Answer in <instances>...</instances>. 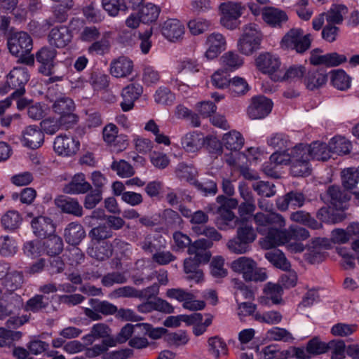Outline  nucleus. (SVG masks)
I'll return each mask as SVG.
<instances>
[{
  "instance_id": "1",
  "label": "nucleus",
  "mask_w": 359,
  "mask_h": 359,
  "mask_svg": "<svg viewBox=\"0 0 359 359\" xmlns=\"http://www.w3.org/2000/svg\"><path fill=\"white\" fill-rule=\"evenodd\" d=\"M257 231L248 223L241 222L237 227L236 235L227 243L230 251L236 254H245L251 249V244L256 240Z\"/></svg>"
},
{
  "instance_id": "2",
  "label": "nucleus",
  "mask_w": 359,
  "mask_h": 359,
  "mask_svg": "<svg viewBox=\"0 0 359 359\" xmlns=\"http://www.w3.org/2000/svg\"><path fill=\"white\" fill-rule=\"evenodd\" d=\"M231 267L233 271L242 273L245 281L263 282L267 278L265 269L257 268L256 262L250 257L238 258L232 262Z\"/></svg>"
},
{
  "instance_id": "3",
  "label": "nucleus",
  "mask_w": 359,
  "mask_h": 359,
  "mask_svg": "<svg viewBox=\"0 0 359 359\" xmlns=\"http://www.w3.org/2000/svg\"><path fill=\"white\" fill-rule=\"evenodd\" d=\"M255 24H248L243 28V33L238 41L239 51L245 55H252L261 48L262 34Z\"/></svg>"
},
{
  "instance_id": "4",
  "label": "nucleus",
  "mask_w": 359,
  "mask_h": 359,
  "mask_svg": "<svg viewBox=\"0 0 359 359\" xmlns=\"http://www.w3.org/2000/svg\"><path fill=\"white\" fill-rule=\"evenodd\" d=\"M53 112L59 116L58 122L66 128H69L79 121V116L74 112L75 104L68 97L57 98L52 105Z\"/></svg>"
},
{
  "instance_id": "5",
  "label": "nucleus",
  "mask_w": 359,
  "mask_h": 359,
  "mask_svg": "<svg viewBox=\"0 0 359 359\" xmlns=\"http://www.w3.org/2000/svg\"><path fill=\"white\" fill-rule=\"evenodd\" d=\"M301 28H292L283 37L281 43L287 48L295 50L297 53L303 54L311 45V35H303Z\"/></svg>"
},
{
  "instance_id": "6",
  "label": "nucleus",
  "mask_w": 359,
  "mask_h": 359,
  "mask_svg": "<svg viewBox=\"0 0 359 359\" xmlns=\"http://www.w3.org/2000/svg\"><path fill=\"white\" fill-rule=\"evenodd\" d=\"M245 9L240 3L232 1L224 2L220 4L219 11L222 16L221 24L229 29H235L240 25L239 18Z\"/></svg>"
},
{
  "instance_id": "7",
  "label": "nucleus",
  "mask_w": 359,
  "mask_h": 359,
  "mask_svg": "<svg viewBox=\"0 0 359 359\" xmlns=\"http://www.w3.org/2000/svg\"><path fill=\"white\" fill-rule=\"evenodd\" d=\"M57 52L55 48L45 46L39 49L36 54L38 71L43 76L54 74Z\"/></svg>"
},
{
  "instance_id": "8",
  "label": "nucleus",
  "mask_w": 359,
  "mask_h": 359,
  "mask_svg": "<svg viewBox=\"0 0 359 359\" xmlns=\"http://www.w3.org/2000/svg\"><path fill=\"white\" fill-rule=\"evenodd\" d=\"M273 103L264 95H255L250 100L247 108V114L252 120L263 119L271 112Z\"/></svg>"
},
{
  "instance_id": "9",
  "label": "nucleus",
  "mask_w": 359,
  "mask_h": 359,
  "mask_svg": "<svg viewBox=\"0 0 359 359\" xmlns=\"http://www.w3.org/2000/svg\"><path fill=\"white\" fill-rule=\"evenodd\" d=\"M228 197L219 195L216 198V201L219 204L217 208V216L215 218V224L221 230H228L236 227L238 218L232 210L225 209V203Z\"/></svg>"
},
{
  "instance_id": "10",
  "label": "nucleus",
  "mask_w": 359,
  "mask_h": 359,
  "mask_svg": "<svg viewBox=\"0 0 359 359\" xmlns=\"http://www.w3.org/2000/svg\"><path fill=\"white\" fill-rule=\"evenodd\" d=\"M9 52L14 56L22 53H31L33 41L31 36L25 32H19L11 35L7 41Z\"/></svg>"
},
{
  "instance_id": "11",
  "label": "nucleus",
  "mask_w": 359,
  "mask_h": 359,
  "mask_svg": "<svg viewBox=\"0 0 359 359\" xmlns=\"http://www.w3.org/2000/svg\"><path fill=\"white\" fill-rule=\"evenodd\" d=\"M27 216L32 217L31 227L36 237L39 238H46L55 232L56 225L50 217L43 215L34 216L32 212H28Z\"/></svg>"
},
{
  "instance_id": "12",
  "label": "nucleus",
  "mask_w": 359,
  "mask_h": 359,
  "mask_svg": "<svg viewBox=\"0 0 359 359\" xmlns=\"http://www.w3.org/2000/svg\"><path fill=\"white\" fill-rule=\"evenodd\" d=\"M29 74L26 68L15 67L6 76L12 89H15L11 97H21L26 90L25 86L29 80Z\"/></svg>"
},
{
  "instance_id": "13",
  "label": "nucleus",
  "mask_w": 359,
  "mask_h": 359,
  "mask_svg": "<svg viewBox=\"0 0 359 359\" xmlns=\"http://www.w3.org/2000/svg\"><path fill=\"white\" fill-rule=\"evenodd\" d=\"M255 63L257 69L263 74L270 75L271 79L276 81H279V77H277L275 74L279 69L281 64L278 56L268 52L261 53L255 59Z\"/></svg>"
},
{
  "instance_id": "14",
  "label": "nucleus",
  "mask_w": 359,
  "mask_h": 359,
  "mask_svg": "<svg viewBox=\"0 0 359 359\" xmlns=\"http://www.w3.org/2000/svg\"><path fill=\"white\" fill-rule=\"evenodd\" d=\"M80 142L72 136L60 135L53 142L55 151L60 156H71L79 150Z\"/></svg>"
},
{
  "instance_id": "15",
  "label": "nucleus",
  "mask_w": 359,
  "mask_h": 359,
  "mask_svg": "<svg viewBox=\"0 0 359 359\" xmlns=\"http://www.w3.org/2000/svg\"><path fill=\"white\" fill-rule=\"evenodd\" d=\"M253 219L257 225V232L261 235L266 234L268 227H271L273 225L283 227L285 224L283 217L280 214L274 212L268 214L257 212L254 215Z\"/></svg>"
},
{
  "instance_id": "16",
  "label": "nucleus",
  "mask_w": 359,
  "mask_h": 359,
  "mask_svg": "<svg viewBox=\"0 0 359 359\" xmlns=\"http://www.w3.org/2000/svg\"><path fill=\"white\" fill-rule=\"evenodd\" d=\"M101 354L102 359H127L133 355V351L126 348L107 352V348L102 344H95L86 350V355L88 358H95Z\"/></svg>"
},
{
  "instance_id": "17",
  "label": "nucleus",
  "mask_w": 359,
  "mask_h": 359,
  "mask_svg": "<svg viewBox=\"0 0 359 359\" xmlns=\"http://www.w3.org/2000/svg\"><path fill=\"white\" fill-rule=\"evenodd\" d=\"M73 39V34L69 27L65 25L56 26L52 28L48 35L50 46L62 48L68 46Z\"/></svg>"
},
{
  "instance_id": "18",
  "label": "nucleus",
  "mask_w": 359,
  "mask_h": 359,
  "mask_svg": "<svg viewBox=\"0 0 359 359\" xmlns=\"http://www.w3.org/2000/svg\"><path fill=\"white\" fill-rule=\"evenodd\" d=\"M143 93L142 86L137 83H133L123 88L121 96L122 102L120 106L123 111L126 112L133 109L135 106V102Z\"/></svg>"
},
{
  "instance_id": "19",
  "label": "nucleus",
  "mask_w": 359,
  "mask_h": 359,
  "mask_svg": "<svg viewBox=\"0 0 359 359\" xmlns=\"http://www.w3.org/2000/svg\"><path fill=\"white\" fill-rule=\"evenodd\" d=\"M354 191H348V190H341L339 187L332 185L327 189V194L330 198V203L335 210H344L347 209L348 203L350 201Z\"/></svg>"
},
{
  "instance_id": "20",
  "label": "nucleus",
  "mask_w": 359,
  "mask_h": 359,
  "mask_svg": "<svg viewBox=\"0 0 359 359\" xmlns=\"http://www.w3.org/2000/svg\"><path fill=\"white\" fill-rule=\"evenodd\" d=\"M55 205L62 212L81 217L83 215V207L77 198L61 195L55 199Z\"/></svg>"
},
{
  "instance_id": "21",
  "label": "nucleus",
  "mask_w": 359,
  "mask_h": 359,
  "mask_svg": "<svg viewBox=\"0 0 359 359\" xmlns=\"http://www.w3.org/2000/svg\"><path fill=\"white\" fill-rule=\"evenodd\" d=\"M277 225L268 227L263 244L265 248L270 249L288 243L287 230H282Z\"/></svg>"
},
{
  "instance_id": "22",
  "label": "nucleus",
  "mask_w": 359,
  "mask_h": 359,
  "mask_svg": "<svg viewBox=\"0 0 359 359\" xmlns=\"http://www.w3.org/2000/svg\"><path fill=\"white\" fill-rule=\"evenodd\" d=\"M24 146L36 149L39 148L44 142L43 132L39 127L35 125H30L22 131Z\"/></svg>"
},
{
  "instance_id": "23",
  "label": "nucleus",
  "mask_w": 359,
  "mask_h": 359,
  "mask_svg": "<svg viewBox=\"0 0 359 359\" xmlns=\"http://www.w3.org/2000/svg\"><path fill=\"white\" fill-rule=\"evenodd\" d=\"M208 46L205 53V57L208 60H213L226 49V40L224 36L219 33H212L206 40Z\"/></svg>"
},
{
  "instance_id": "24",
  "label": "nucleus",
  "mask_w": 359,
  "mask_h": 359,
  "mask_svg": "<svg viewBox=\"0 0 359 359\" xmlns=\"http://www.w3.org/2000/svg\"><path fill=\"white\" fill-rule=\"evenodd\" d=\"M308 247L309 252L306 255V260L309 263L314 264L324 261L326 257V252L323 250L327 248L326 239L315 238L312 239Z\"/></svg>"
},
{
  "instance_id": "25",
  "label": "nucleus",
  "mask_w": 359,
  "mask_h": 359,
  "mask_svg": "<svg viewBox=\"0 0 359 359\" xmlns=\"http://www.w3.org/2000/svg\"><path fill=\"white\" fill-rule=\"evenodd\" d=\"M84 227L78 222L69 223L64 229V238L69 245L76 246L86 238Z\"/></svg>"
},
{
  "instance_id": "26",
  "label": "nucleus",
  "mask_w": 359,
  "mask_h": 359,
  "mask_svg": "<svg viewBox=\"0 0 359 359\" xmlns=\"http://www.w3.org/2000/svg\"><path fill=\"white\" fill-rule=\"evenodd\" d=\"M91 184L86 180L82 172L74 175L71 181L63 187V192L67 194H86L91 190Z\"/></svg>"
},
{
  "instance_id": "27",
  "label": "nucleus",
  "mask_w": 359,
  "mask_h": 359,
  "mask_svg": "<svg viewBox=\"0 0 359 359\" xmlns=\"http://www.w3.org/2000/svg\"><path fill=\"white\" fill-rule=\"evenodd\" d=\"M348 61L344 54H339L337 52H332L320 56H313L309 58L311 65L314 66L325 65L327 67H337Z\"/></svg>"
},
{
  "instance_id": "28",
  "label": "nucleus",
  "mask_w": 359,
  "mask_h": 359,
  "mask_svg": "<svg viewBox=\"0 0 359 359\" xmlns=\"http://www.w3.org/2000/svg\"><path fill=\"white\" fill-rule=\"evenodd\" d=\"M4 270L0 271V279L3 278L2 285L9 292H14L18 289L23 283L22 272L14 271L8 272L9 269L7 264L2 266Z\"/></svg>"
},
{
  "instance_id": "29",
  "label": "nucleus",
  "mask_w": 359,
  "mask_h": 359,
  "mask_svg": "<svg viewBox=\"0 0 359 359\" xmlns=\"http://www.w3.org/2000/svg\"><path fill=\"white\" fill-rule=\"evenodd\" d=\"M264 21L272 27H281L288 20L286 13L273 7H265L262 12Z\"/></svg>"
},
{
  "instance_id": "30",
  "label": "nucleus",
  "mask_w": 359,
  "mask_h": 359,
  "mask_svg": "<svg viewBox=\"0 0 359 359\" xmlns=\"http://www.w3.org/2000/svg\"><path fill=\"white\" fill-rule=\"evenodd\" d=\"M161 33L169 41H175L182 37L184 26L177 19H168L163 23Z\"/></svg>"
},
{
  "instance_id": "31",
  "label": "nucleus",
  "mask_w": 359,
  "mask_h": 359,
  "mask_svg": "<svg viewBox=\"0 0 359 359\" xmlns=\"http://www.w3.org/2000/svg\"><path fill=\"white\" fill-rule=\"evenodd\" d=\"M133 70V62L127 57H119L113 60L110 65V73L116 78L126 77Z\"/></svg>"
},
{
  "instance_id": "32",
  "label": "nucleus",
  "mask_w": 359,
  "mask_h": 359,
  "mask_svg": "<svg viewBox=\"0 0 359 359\" xmlns=\"http://www.w3.org/2000/svg\"><path fill=\"white\" fill-rule=\"evenodd\" d=\"M327 81V74L323 69L309 70L304 83L310 90L318 89L325 85Z\"/></svg>"
},
{
  "instance_id": "33",
  "label": "nucleus",
  "mask_w": 359,
  "mask_h": 359,
  "mask_svg": "<svg viewBox=\"0 0 359 359\" xmlns=\"http://www.w3.org/2000/svg\"><path fill=\"white\" fill-rule=\"evenodd\" d=\"M42 241L43 254L50 257L58 256L64 249L62 238L55 233L43 238Z\"/></svg>"
},
{
  "instance_id": "34",
  "label": "nucleus",
  "mask_w": 359,
  "mask_h": 359,
  "mask_svg": "<svg viewBox=\"0 0 359 359\" xmlns=\"http://www.w3.org/2000/svg\"><path fill=\"white\" fill-rule=\"evenodd\" d=\"M330 84L334 88L346 91L351 88V77L343 69H337L330 72Z\"/></svg>"
},
{
  "instance_id": "35",
  "label": "nucleus",
  "mask_w": 359,
  "mask_h": 359,
  "mask_svg": "<svg viewBox=\"0 0 359 359\" xmlns=\"http://www.w3.org/2000/svg\"><path fill=\"white\" fill-rule=\"evenodd\" d=\"M311 160L326 161L331 158L330 144L325 142H313L308 144Z\"/></svg>"
},
{
  "instance_id": "36",
  "label": "nucleus",
  "mask_w": 359,
  "mask_h": 359,
  "mask_svg": "<svg viewBox=\"0 0 359 359\" xmlns=\"http://www.w3.org/2000/svg\"><path fill=\"white\" fill-rule=\"evenodd\" d=\"M51 299L44 294H35L29 299L25 305L26 311L34 313L42 312L48 308Z\"/></svg>"
},
{
  "instance_id": "37",
  "label": "nucleus",
  "mask_w": 359,
  "mask_h": 359,
  "mask_svg": "<svg viewBox=\"0 0 359 359\" xmlns=\"http://www.w3.org/2000/svg\"><path fill=\"white\" fill-rule=\"evenodd\" d=\"M181 144L187 152H196L203 147L204 137L201 133H189L182 138Z\"/></svg>"
},
{
  "instance_id": "38",
  "label": "nucleus",
  "mask_w": 359,
  "mask_h": 359,
  "mask_svg": "<svg viewBox=\"0 0 359 359\" xmlns=\"http://www.w3.org/2000/svg\"><path fill=\"white\" fill-rule=\"evenodd\" d=\"M138 15L141 22L144 24H151L155 22L158 19L161 8L159 6L147 3L138 9Z\"/></svg>"
},
{
  "instance_id": "39",
  "label": "nucleus",
  "mask_w": 359,
  "mask_h": 359,
  "mask_svg": "<svg viewBox=\"0 0 359 359\" xmlns=\"http://www.w3.org/2000/svg\"><path fill=\"white\" fill-rule=\"evenodd\" d=\"M348 7L343 4H332L325 13V19L327 23L341 25L344 21L343 15L348 13Z\"/></svg>"
},
{
  "instance_id": "40",
  "label": "nucleus",
  "mask_w": 359,
  "mask_h": 359,
  "mask_svg": "<svg viewBox=\"0 0 359 359\" xmlns=\"http://www.w3.org/2000/svg\"><path fill=\"white\" fill-rule=\"evenodd\" d=\"M222 142L226 149L231 151H240L244 145V138L240 132L231 130L224 135Z\"/></svg>"
},
{
  "instance_id": "41",
  "label": "nucleus",
  "mask_w": 359,
  "mask_h": 359,
  "mask_svg": "<svg viewBox=\"0 0 359 359\" xmlns=\"http://www.w3.org/2000/svg\"><path fill=\"white\" fill-rule=\"evenodd\" d=\"M161 217L168 229L176 230L182 228L183 219L177 211L171 208L165 209Z\"/></svg>"
},
{
  "instance_id": "42",
  "label": "nucleus",
  "mask_w": 359,
  "mask_h": 359,
  "mask_svg": "<svg viewBox=\"0 0 359 359\" xmlns=\"http://www.w3.org/2000/svg\"><path fill=\"white\" fill-rule=\"evenodd\" d=\"M222 66L225 72H233L243 64V59L236 52L228 51L220 58Z\"/></svg>"
},
{
  "instance_id": "43",
  "label": "nucleus",
  "mask_w": 359,
  "mask_h": 359,
  "mask_svg": "<svg viewBox=\"0 0 359 359\" xmlns=\"http://www.w3.org/2000/svg\"><path fill=\"white\" fill-rule=\"evenodd\" d=\"M22 218L16 210H8L1 217V222L3 228L9 231L18 229L22 224Z\"/></svg>"
},
{
  "instance_id": "44",
  "label": "nucleus",
  "mask_w": 359,
  "mask_h": 359,
  "mask_svg": "<svg viewBox=\"0 0 359 359\" xmlns=\"http://www.w3.org/2000/svg\"><path fill=\"white\" fill-rule=\"evenodd\" d=\"M331 154L337 155L348 154L351 152V142L341 136H334L329 142Z\"/></svg>"
},
{
  "instance_id": "45",
  "label": "nucleus",
  "mask_w": 359,
  "mask_h": 359,
  "mask_svg": "<svg viewBox=\"0 0 359 359\" xmlns=\"http://www.w3.org/2000/svg\"><path fill=\"white\" fill-rule=\"evenodd\" d=\"M211 258V254L200 255L196 254L194 256L186 258L184 261V271L185 273H189L194 271H198L201 264H205L209 262Z\"/></svg>"
},
{
  "instance_id": "46",
  "label": "nucleus",
  "mask_w": 359,
  "mask_h": 359,
  "mask_svg": "<svg viewBox=\"0 0 359 359\" xmlns=\"http://www.w3.org/2000/svg\"><path fill=\"white\" fill-rule=\"evenodd\" d=\"M316 217L321 222L335 224L343 221L346 216L343 212H334L330 207L323 206L317 211Z\"/></svg>"
},
{
  "instance_id": "47",
  "label": "nucleus",
  "mask_w": 359,
  "mask_h": 359,
  "mask_svg": "<svg viewBox=\"0 0 359 359\" xmlns=\"http://www.w3.org/2000/svg\"><path fill=\"white\" fill-rule=\"evenodd\" d=\"M341 182L343 187L351 191L356 188L359 182V166L357 168H348L341 172Z\"/></svg>"
},
{
  "instance_id": "48",
  "label": "nucleus",
  "mask_w": 359,
  "mask_h": 359,
  "mask_svg": "<svg viewBox=\"0 0 359 359\" xmlns=\"http://www.w3.org/2000/svg\"><path fill=\"white\" fill-rule=\"evenodd\" d=\"M265 258L276 268L283 271H287L291 267L284 253L279 250L266 252Z\"/></svg>"
},
{
  "instance_id": "49",
  "label": "nucleus",
  "mask_w": 359,
  "mask_h": 359,
  "mask_svg": "<svg viewBox=\"0 0 359 359\" xmlns=\"http://www.w3.org/2000/svg\"><path fill=\"white\" fill-rule=\"evenodd\" d=\"M113 235V231H111V228L105 224H99L97 226L92 228L88 233V236L94 244L100 243L102 241L111 238Z\"/></svg>"
},
{
  "instance_id": "50",
  "label": "nucleus",
  "mask_w": 359,
  "mask_h": 359,
  "mask_svg": "<svg viewBox=\"0 0 359 359\" xmlns=\"http://www.w3.org/2000/svg\"><path fill=\"white\" fill-rule=\"evenodd\" d=\"M193 185L197 191L205 197L214 196L218 191L217 182L212 180L205 179L203 181L195 180Z\"/></svg>"
},
{
  "instance_id": "51",
  "label": "nucleus",
  "mask_w": 359,
  "mask_h": 359,
  "mask_svg": "<svg viewBox=\"0 0 359 359\" xmlns=\"http://www.w3.org/2000/svg\"><path fill=\"white\" fill-rule=\"evenodd\" d=\"M208 352L215 358H219L220 353L227 354L228 348L226 342L219 336L210 337L208 340Z\"/></svg>"
},
{
  "instance_id": "52",
  "label": "nucleus",
  "mask_w": 359,
  "mask_h": 359,
  "mask_svg": "<svg viewBox=\"0 0 359 359\" xmlns=\"http://www.w3.org/2000/svg\"><path fill=\"white\" fill-rule=\"evenodd\" d=\"M250 89V86L244 78L234 76L231 79L229 90L233 97L245 95Z\"/></svg>"
},
{
  "instance_id": "53",
  "label": "nucleus",
  "mask_w": 359,
  "mask_h": 359,
  "mask_svg": "<svg viewBox=\"0 0 359 359\" xmlns=\"http://www.w3.org/2000/svg\"><path fill=\"white\" fill-rule=\"evenodd\" d=\"M89 304L95 311L100 312L104 316L114 315L117 311V306L106 300L102 301L98 299H90Z\"/></svg>"
},
{
  "instance_id": "54",
  "label": "nucleus",
  "mask_w": 359,
  "mask_h": 359,
  "mask_svg": "<svg viewBox=\"0 0 359 359\" xmlns=\"http://www.w3.org/2000/svg\"><path fill=\"white\" fill-rule=\"evenodd\" d=\"M189 339L187 332L184 330H178L175 332H167L164 336V341L168 346L178 347L185 345L188 343Z\"/></svg>"
},
{
  "instance_id": "55",
  "label": "nucleus",
  "mask_w": 359,
  "mask_h": 359,
  "mask_svg": "<svg viewBox=\"0 0 359 359\" xmlns=\"http://www.w3.org/2000/svg\"><path fill=\"white\" fill-rule=\"evenodd\" d=\"M22 250L24 254L32 259L40 257L43 254L42 241L34 239L24 243Z\"/></svg>"
},
{
  "instance_id": "56",
  "label": "nucleus",
  "mask_w": 359,
  "mask_h": 359,
  "mask_svg": "<svg viewBox=\"0 0 359 359\" xmlns=\"http://www.w3.org/2000/svg\"><path fill=\"white\" fill-rule=\"evenodd\" d=\"M309 151V149L308 148V144L300 143L295 145L289 153L290 163H297L303 160L311 161Z\"/></svg>"
},
{
  "instance_id": "57",
  "label": "nucleus",
  "mask_w": 359,
  "mask_h": 359,
  "mask_svg": "<svg viewBox=\"0 0 359 359\" xmlns=\"http://www.w3.org/2000/svg\"><path fill=\"white\" fill-rule=\"evenodd\" d=\"M213 243L205 238H199L194 242H191V245L189 246L187 252L189 255H204L211 254L208 250L212 248Z\"/></svg>"
},
{
  "instance_id": "58",
  "label": "nucleus",
  "mask_w": 359,
  "mask_h": 359,
  "mask_svg": "<svg viewBox=\"0 0 359 359\" xmlns=\"http://www.w3.org/2000/svg\"><path fill=\"white\" fill-rule=\"evenodd\" d=\"M327 351H331V359H345L346 346L342 339H334L328 343Z\"/></svg>"
},
{
  "instance_id": "59",
  "label": "nucleus",
  "mask_w": 359,
  "mask_h": 359,
  "mask_svg": "<svg viewBox=\"0 0 359 359\" xmlns=\"http://www.w3.org/2000/svg\"><path fill=\"white\" fill-rule=\"evenodd\" d=\"M328 344L322 341L318 337H314L306 343V352L311 355H318L327 351Z\"/></svg>"
},
{
  "instance_id": "60",
  "label": "nucleus",
  "mask_w": 359,
  "mask_h": 359,
  "mask_svg": "<svg viewBox=\"0 0 359 359\" xmlns=\"http://www.w3.org/2000/svg\"><path fill=\"white\" fill-rule=\"evenodd\" d=\"M110 50L109 41L105 38L97 39L91 43L88 46L87 51L90 55H104Z\"/></svg>"
},
{
  "instance_id": "61",
  "label": "nucleus",
  "mask_w": 359,
  "mask_h": 359,
  "mask_svg": "<svg viewBox=\"0 0 359 359\" xmlns=\"http://www.w3.org/2000/svg\"><path fill=\"white\" fill-rule=\"evenodd\" d=\"M102 6L110 16H116L120 11H126L128 7L124 0H102Z\"/></svg>"
},
{
  "instance_id": "62",
  "label": "nucleus",
  "mask_w": 359,
  "mask_h": 359,
  "mask_svg": "<svg viewBox=\"0 0 359 359\" xmlns=\"http://www.w3.org/2000/svg\"><path fill=\"white\" fill-rule=\"evenodd\" d=\"M16 251V242L12 237L8 235L0 236V254L2 256H12Z\"/></svg>"
},
{
  "instance_id": "63",
  "label": "nucleus",
  "mask_w": 359,
  "mask_h": 359,
  "mask_svg": "<svg viewBox=\"0 0 359 359\" xmlns=\"http://www.w3.org/2000/svg\"><path fill=\"white\" fill-rule=\"evenodd\" d=\"M144 191L150 198L161 201L163 198V184L158 180L149 182L146 184Z\"/></svg>"
},
{
  "instance_id": "64",
  "label": "nucleus",
  "mask_w": 359,
  "mask_h": 359,
  "mask_svg": "<svg viewBox=\"0 0 359 359\" xmlns=\"http://www.w3.org/2000/svg\"><path fill=\"white\" fill-rule=\"evenodd\" d=\"M154 98L157 103L171 105L175 100V95L168 88L161 86L156 90Z\"/></svg>"
}]
</instances>
